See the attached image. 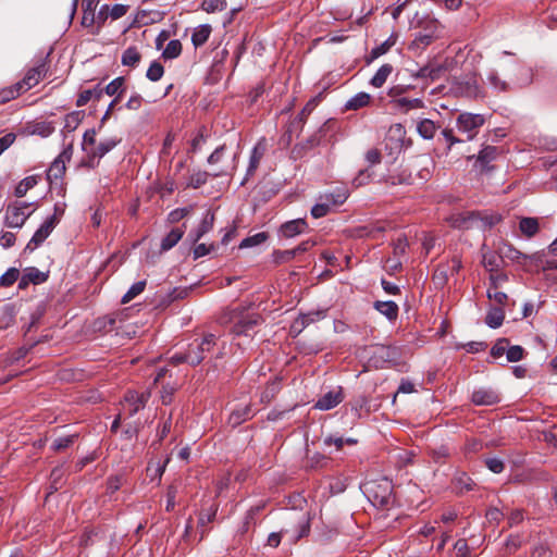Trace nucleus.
I'll use <instances>...</instances> for the list:
<instances>
[{"label": "nucleus", "instance_id": "5fc2aeb1", "mask_svg": "<svg viewBox=\"0 0 557 557\" xmlns=\"http://www.w3.org/2000/svg\"><path fill=\"white\" fill-rule=\"evenodd\" d=\"M81 121H82V113L81 112H72L65 116L64 128L67 132H73L77 128Z\"/></svg>", "mask_w": 557, "mask_h": 557}, {"label": "nucleus", "instance_id": "9d476101", "mask_svg": "<svg viewBox=\"0 0 557 557\" xmlns=\"http://www.w3.org/2000/svg\"><path fill=\"white\" fill-rule=\"evenodd\" d=\"M27 203L22 206L9 207L5 212V224L9 227H22L26 220L29 218L30 212H26Z\"/></svg>", "mask_w": 557, "mask_h": 557}, {"label": "nucleus", "instance_id": "a878e982", "mask_svg": "<svg viewBox=\"0 0 557 557\" xmlns=\"http://www.w3.org/2000/svg\"><path fill=\"white\" fill-rule=\"evenodd\" d=\"M211 26L208 24H203L195 28L193 35H191V42L193 45L197 47H201L206 44V41L209 39L211 34Z\"/></svg>", "mask_w": 557, "mask_h": 557}, {"label": "nucleus", "instance_id": "f03ea898", "mask_svg": "<svg viewBox=\"0 0 557 557\" xmlns=\"http://www.w3.org/2000/svg\"><path fill=\"white\" fill-rule=\"evenodd\" d=\"M366 493L375 506L389 508L395 504L393 484L387 479L368 482L366 484Z\"/></svg>", "mask_w": 557, "mask_h": 557}, {"label": "nucleus", "instance_id": "2eb2a0df", "mask_svg": "<svg viewBox=\"0 0 557 557\" xmlns=\"http://www.w3.org/2000/svg\"><path fill=\"white\" fill-rule=\"evenodd\" d=\"M307 226V222L304 219H296L284 223L281 226L280 232L282 236L292 238L304 233Z\"/></svg>", "mask_w": 557, "mask_h": 557}, {"label": "nucleus", "instance_id": "13d9d810", "mask_svg": "<svg viewBox=\"0 0 557 557\" xmlns=\"http://www.w3.org/2000/svg\"><path fill=\"white\" fill-rule=\"evenodd\" d=\"M508 362L520 361L524 356V349L521 346H511L506 351Z\"/></svg>", "mask_w": 557, "mask_h": 557}, {"label": "nucleus", "instance_id": "bb28decb", "mask_svg": "<svg viewBox=\"0 0 557 557\" xmlns=\"http://www.w3.org/2000/svg\"><path fill=\"white\" fill-rule=\"evenodd\" d=\"M371 101V96L367 92H358L351 97L345 104L346 110H359L367 107Z\"/></svg>", "mask_w": 557, "mask_h": 557}, {"label": "nucleus", "instance_id": "8fccbe9b", "mask_svg": "<svg viewBox=\"0 0 557 557\" xmlns=\"http://www.w3.org/2000/svg\"><path fill=\"white\" fill-rule=\"evenodd\" d=\"M348 198V191L346 189H338L335 193H331L325 195V200L330 202V206H339L343 205Z\"/></svg>", "mask_w": 557, "mask_h": 557}, {"label": "nucleus", "instance_id": "4c0bfd02", "mask_svg": "<svg viewBox=\"0 0 557 557\" xmlns=\"http://www.w3.org/2000/svg\"><path fill=\"white\" fill-rule=\"evenodd\" d=\"M32 284H41L48 280V274L39 271L37 268L30 267L25 269L23 274Z\"/></svg>", "mask_w": 557, "mask_h": 557}, {"label": "nucleus", "instance_id": "473e14b6", "mask_svg": "<svg viewBox=\"0 0 557 557\" xmlns=\"http://www.w3.org/2000/svg\"><path fill=\"white\" fill-rule=\"evenodd\" d=\"M214 223V214L210 211H207L202 221L198 225L196 230L195 242L199 240L205 234H207L210 230H212Z\"/></svg>", "mask_w": 557, "mask_h": 557}, {"label": "nucleus", "instance_id": "603ef678", "mask_svg": "<svg viewBox=\"0 0 557 557\" xmlns=\"http://www.w3.org/2000/svg\"><path fill=\"white\" fill-rule=\"evenodd\" d=\"M76 437H77V435H67V436L58 437L53 441L51 448L54 451H61V450L70 447L74 443Z\"/></svg>", "mask_w": 557, "mask_h": 557}, {"label": "nucleus", "instance_id": "052dcab7", "mask_svg": "<svg viewBox=\"0 0 557 557\" xmlns=\"http://www.w3.org/2000/svg\"><path fill=\"white\" fill-rule=\"evenodd\" d=\"M485 466L493 473H502L504 471V469H505V463L499 458H487L485 460Z\"/></svg>", "mask_w": 557, "mask_h": 557}, {"label": "nucleus", "instance_id": "412c9836", "mask_svg": "<svg viewBox=\"0 0 557 557\" xmlns=\"http://www.w3.org/2000/svg\"><path fill=\"white\" fill-rule=\"evenodd\" d=\"M121 137H110L101 140L91 151L92 157L102 158L121 143Z\"/></svg>", "mask_w": 557, "mask_h": 557}, {"label": "nucleus", "instance_id": "79ce46f5", "mask_svg": "<svg viewBox=\"0 0 557 557\" xmlns=\"http://www.w3.org/2000/svg\"><path fill=\"white\" fill-rule=\"evenodd\" d=\"M268 239V234L265 232L257 233L252 236H248L245 239H243L239 244V248H250L258 245L263 244Z\"/></svg>", "mask_w": 557, "mask_h": 557}, {"label": "nucleus", "instance_id": "9b49d317", "mask_svg": "<svg viewBox=\"0 0 557 557\" xmlns=\"http://www.w3.org/2000/svg\"><path fill=\"white\" fill-rule=\"evenodd\" d=\"M471 401L476 406H493L500 401V396L493 388L480 387L472 393Z\"/></svg>", "mask_w": 557, "mask_h": 557}, {"label": "nucleus", "instance_id": "4be33fe9", "mask_svg": "<svg viewBox=\"0 0 557 557\" xmlns=\"http://www.w3.org/2000/svg\"><path fill=\"white\" fill-rule=\"evenodd\" d=\"M393 104L403 113H407L410 110L424 108V102L419 98H396L393 100Z\"/></svg>", "mask_w": 557, "mask_h": 557}, {"label": "nucleus", "instance_id": "6e6552de", "mask_svg": "<svg viewBox=\"0 0 557 557\" xmlns=\"http://www.w3.org/2000/svg\"><path fill=\"white\" fill-rule=\"evenodd\" d=\"M73 154V147L69 145L63 151L53 160L47 172L48 181H57L62 178L66 170V162H69Z\"/></svg>", "mask_w": 557, "mask_h": 557}, {"label": "nucleus", "instance_id": "c9c22d12", "mask_svg": "<svg viewBox=\"0 0 557 557\" xmlns=\"http://www.w3.org/2000/svg\"><path fill=\"white\" fill-rule=\"evenodd\" d=\"M146 284L147 283L145 280L134 283L129 287V289L125 293V295L122 297L121 302L123 305H125V304H128L129 301H132L135 297H137L145 290Z\"/></svg>", "mask_w": 557, "mask_h": 557}, {"label": "nucleus", "instance_id": "09e8293b", "mask_svg": "<svg viewBox=\"0 0 557 557\" xmlns=\"http://www.w3.org/2000/svg\"><path fill=\"white\" fill-rule=\"evenodd\" d=\"M102 95V90L101 89H87V90H84L79 94L77 100H76V106L77 107H83L85 104L88 103V101L92 98V97H96V98H100Z\"/></svg>", "mask_w": 557, "mask_h": 557}, {"label": "nucleus", "instance_id": "e2e57ef3", "mask_svg": "<svg viewBox=\"0 0 557 557\" xmlns=\"http://www.w3.org/2000/svg\"><path fill=\"white\" fill-rule=\"evenodd\" d=\"M206 143L205 127L199 128L195 137L191 139V151H198Z\"/></svg>", "mask_w": 557, "mask_h": 557}, {"label": "nucleus", "instance_id": "0e129e2a", "mask_svg": "<svg viewBox=\"0 0 557 557\" xmlns=\"http://www.w3.org/2000/svg\"><path fill=\"white\" fill-rule=\"evenodd\" d=\"M508 341L506 338L499 339L491 349V355L494 358L502 357L507 351Z\"/></svg>", "mask_w": 557, "mask_h": 557}, {"label": "nucleus", "instance_id": "bf43d9fd", "mask_svg": "<svg viewBox=\"0 0 557 557\" xmlns=\"http://www.w3.org/2000/svg\"><path fill=\"white\" fill-rule=\"evenodd\" d=\"M64 471L61 467H57L51 471V488L58 491L63 483Z\"/></svg>", "mask_w": 557, "mask_h": 557}, {"label": "nucleus", "instance_id": "6e6d98bb", "mask_svg": "<svg viewBox=\"0 0 557 557\" xmlns=\"http://www.w3.org/2000/svg\"><path fill=\"white\" fill-rule=\"evenodd\" d=\"M408 248V239L405 235H400L393 244V253L396 258L404 256Z\"/></svg>", "mask_w": 557, "mask_h": 557}, {"label": "nucleus", "instance_id": "423d86ee", "mask_svg": "<svg viewBox=\"0 0 557 557\" xmlns=\"http://www.w3.org/2000/svg\"><path fill=\"white\" fill-rule=\"evenodd\" d=\"M59 218L55 216V214L49 216L41 225L40 227L35 232L30 240L25 247V251H34L37 247H39L47 237L51 234V232L54 230L57 224L59 223Z\"/></svg>", "mask_w": 557, "mask_h": 557}, {"label": "nucleus", "instance_id": "e433bc0d", "mask_svg": "<svg viewBox=\"0 0 557 557\" xmlns=\"http://www.w3.org/2000/svg\"><path fill=\"white\" fill-rule=\"evenodd\" d=\"M182 52V44L178 39H173L168 42L166 47L163 49L162 57L165 60H172L177 58Z\"/></svg>", "mask_w": 557, "mask_h": 557}, {"label": "nucleus", "instance_id": "7c9ffc66", "mask_svg": "<svg viewBox=\"0 0 557 557\" xmlns=\"http://www.w3.org/2000/svg\"><path fill=\"white\" fill-rule=\"evenodd\" d=\"M24 91L21 88L18 83H15L11 86L0 89V104H4V103L17 98Z\"/></svg>", "mask_w": 557, "mask_h": 557}, {"label": "nucleus", "instance_id": "de8ad7c7", "mask_svg": "<svg viewBox=\"0 0 557 557\" xmlns=\"http://www.w3.org/2000/svg\"><path fill=\"white\" fill-rule=\"evenodd\" d=\"M208 176H209V174L207 172L197 171L190 175L189 181L186 184V186L193 187V188H199L207 183Z\"/></svg>", "mask_w": 557, "mask_h": 557}, {"label": "nucleus", "instance_id": "c85d7f7f", "mask_svg": "<svg viewBox=\"0 0 557 557\" xmlns=\"http://www.w3.org/2000/svg\"><path fill=\"white\" fill-rule=\"evenodd\" d=\"M392 72L393 66L391 64H383L371 78L370 84L375 88L382 87Z\"/></svg>", "mask_w": 557, "mask_h": 557}, {"label": "nucleus", "instance_id": "f8f14e48", "mask_svg": "<svg viewBox=\"0 0 557 557\" xmlns=\"http://www.w3.org/2000/svg\"><path fill=\"white\" fill-rule=\"evenodd\" d=\"M258 323H259L258 315H256V314L244 315L234 323V325L232 327V333L235 336L244 335L247 337H251V332L253 331V329L257 326Z\"/></svg>", "mask_w": 557, "mask_h": 557}, {"label": "nucleus", "instance_id": "58836bf2", "mask_svg": "<svg viewBox=\"0 0 557 557\" xmlns=\"http://www.w3.org/2000/svg\"><path fill=\"white\" fill-rule=\"evenodd\" d=\"M460 89L467 97L476 98L481 95V88L474 77L462 83Z\"/></svg>", "mask_w": 557, "mask_h": 557}, {"label": "nucleus", "instance_id": "5701e85b", "mask_svg": "<svg viewBox=\"0 0 557 557\" xmlns=\"http://www.w3.org/2000/svg\"><path fill=\"white\" fill-rule=\"evenodd\" d=\"M374 308L391 321L396 320L398 317V306L392 300L375 301Z\"/></svg>", "mask_w": 557, "mask_h": 557}, {"label": "nucleus", "instance_id": "37998d69", "mask_svg": "<svg viewBox=\"0 0 557 557\" xmlns=\"http://www.w3.org/2000/svg\"><path fill=\"white\" fill-rule=\"evenodd\" d=\"M201 9L207 13L221 12L226 9V0H203Z\"/></svg>", "mask_w": 557, "mask_h": 557}, {"label": "nucleus", "instance_id": "cd10ccee", "mask_svg": "<svg viewBox=\"0 0 557 557\" xmlns=\"http://www.w3.org/2000/svg\"><path fill=\"white\" fill-rule=\"evenodd\" d=\"M505 319V311L498 307H492L486 314L485 322L492 329L499 327Z\"/></svg>", "mask_w": 557, "mask_h": 557}, {"label": "nucleus", "instance_id": "6ab92c4d", "mask_svg": "<svg viewBox=\"0 0 557 557\" xmlns=\"http://www.w3.org/2000/svg\"><path fill=\"white\" fill-rule=\"evenodd\" d=\"M385 182L392 186L410 185L412 184V175L411 172L407 169H398L397 171L387 175Z\"/></svg>", "mask_w": 557, "mask_h": 557}, {"label": "nucleus", "instance_id": "393cba45", "mask_svg": "<svg viewBox=\"0 0 557 557\" xmlns=\"http://www.w3.org/2000/svg\"><path fill=\"white\" fill-rule=\"evenodd\" d=\"M323 318L324 311H312L308 313H302L295 320L293 327H299V331H301L309 324Z\"/></svg>", "mask_w": 557, "mask_h": 557}, {"label": "nucleus", "instance_id": "39448f33", "mask_svg": "<svg viewBox=\"0 0 557 557\" xmlns=\"http://www.w3.org/2000/svg\"><path fill=\"white\" fill-rule=\"evenodd\" d=\"M49 71V65L46 59L40 60V62L34 66L27 70L25 73V76L17 82L23 89V91H27L30 88L35 87L39 84L40 81H42L47 73Z\"/></svg>", "mask_w": 557, "mask_h": 557}, {"label": "nucleus", "instance_id": "7ed1b4c3", "mask_svg": "<svg viewBox=\"0 0 557 557\" xmlns=\"http://www.w3.org/2000/svg\"><path fill=\"white\" fill-rule=\"evenodd\" d=\"M215 344L216 337L213 334H208L201 339L193 341L187 348V363L190 366L199 364Z\"/></svg>", "mask_w": 557, "mask_h": 557}, {"label": "nucleus", "instance_id": "69168bd1", "mask_svg": "<svg viewBox=\"0 0 557 557\" xmlns=\"http://www.w3.org/2000/svg\"><path fill=\"white\" fill-rule=\"evenodd\" d=\"M431 456L435 462L442 463L449 457V450L446 446H441L437 449H433Z\"/></svg>", "mask_w": 557, "mask_h": 557}, {"label": "nucleus", "instance_id": "dca6fc26", "mask_svg": "<svg viewBox=\"0 0 557 557\" xmlns=\"http://www.w3.org/2000/svg\"><path fill=\"white\" fill-rule=\"evenodd\" d=\"M267 151V140L261 138L253 147L247 169V175L252 174L259 166L260 160Z\"/></svg>", "mask_w": 557, "mask_h": 557}, {"label": "nucleus", "instance_id": "ddd939ff", "mask_svg": "<svg viewBox=\"0 0 557 557\" xmlns=\"http://www.w3.org/2000/svg\"><path fill=\"white\" fill-rule=\"evenodd\" d=\"M344 399L343 391L341 387L330 391L321 396L314 404V408L319 410H330L341 404Z\"/></svg>", "mask_w": 557, "mask_h": 557}, {"label": "nucleus", "instance_id": "2f4dec72", "mask_svg": "<svg viewBox=\"0 0 557 557\" xmlns=\"http://www.w3.org/2000/svg\"><path fill=\"white\" fill-rule=\"evenodd\" d=\"M141 59V54L136 47H128L122 54L121 62L124 66L135 67Z\"/></svg>", "mask_w": 557, "mask_h": 557}, {"label": "nucleus", "instance_id": "20e7f679", "mask_svg": "<svg viewBox=\"0 0 557 557\" xmlns=\"http://www.w3.org/2000/svg\"><path fill=\"white\" fill-rule=\"evenodd\" d=\"M484 123V115L470 112L460 113L456 120L458 131L467 134L468 140H472L476 136Z\"/></svg>", "mask_w": 557, "mask_h": 557}, {"label": "nucleus", "instance_id": "a18cd8bd", "mask_svg": "<svg viewBox=\"0 0 557 557\" xmlns=\"http://www.w3.org/2000/svg\"><path fill=\"white\" fill-rule=\"evenodd\" d=\"M124 84H125L124 77L114 78L106 87L107 95H109V96L117 95V98H119L122 95V92L124 91Z\"/></svg>", "mask_w": 557, "mask_h": 557}, {"label": "nucleus", "instance_id": "c756f323", "mask_svg": "<svg viewBox=\"0 0 557 557\" xmlns=\"http://www.w3.org/2000/svg\"><path fill=\"white\" fill-rule=\"evenodd\" d=\"M436 125L430 119L421 120L417 125V131L419 135L424 139H432L436 133Z\"/></svg>", "mask_w": 557, "mask_h": 557}, {"label": "nucleus", "instance_id": "c03bdc74", "mask_svg": "<svg viewBox=\"0 0 557 557\" xmlns=\"http://www.w3.org/2000/svg\"><path fill=\"white\" fill-rule=\"evenodd\" d=\"M20 276V271L16 268H10L0 276V286L10 287L12 286Z\"/></svg>", "mask_w": 557, "mask_h": 557}, {"label": "nucleus", "instance_id": "774afa93", "mask_svg": "<svg viewBox=\"0 0 557 557\" xmlns=\"http://www.w3.org/2000/svg\"><path fill=\"white\" fill-rule=\"evenodd\" d=\"M30 187H33V181L30 178H25L16 186L15 195L17 197H23Z\"/></svg>", "mask_w": 557, "mask_h": 557}, {"label": "nucleus", "instance_id": "aec40b11", "mask_svg": "<svg viewBox=\"0 0 557 557\" xmlns=\"http://www.w3.org/2000/svg\"><path fill=\"white\" fill-rule=\"evenodd\" d=\"M486 81L497 92H507L511 90L510 81L502 79L496 70H491L487 73Z\"/></svg>", "mask_w": 557, "mask_h": 557}, {"label": "nucleus", "instance_id": "a211bd4d", "mask_svg": "<svg viewBox=\"0 0 557 557\" xmlns=\"http://www.w3.org/2000/svg\"><path fill=\"white\" fill-rule=\"evenodd\" d=\"M253 417L252 410L250 405H244L236 409H234L228 418V423L232 426H237L240 423L245 422L246 420H249Z\"/></svg>", "mask_w": 557, "mask_h": 557}, {"label": "nucleus", "instance_id": "ea45409f", "mask_svg": "<svg viewBox=\"0 0 557 557\" xmlns=\"http://www.w3.org/2000/svg\"><path fill=\"white\" fill-rule=\"evenodd\" d=\"M183 234H184L183 231H181L180 228H173L162 239V243H161L162 250H169L172 247H174L180 242V239L182 238Z\"/></svg>", "mask_w": 557, "mask_h": 557}, {"label": "nucleus", "instance_id": "72a5a7b5", "mask_svg": "<svg viewBox=\"0 0 557 557\" xmlns=\"http://www.w3.org/2000/svg\"><path fill=\"white\" fill-rule=\"evenodd\" d=\"M443 70L444 69L442 66L425 65V66L421 67L414 74V76L418 77V78H429L432 82H434V81L440 78Z\"/></svg>", "mask_w": 557, "mask_h": 557}, {"label": "nucleus", "instance_id": "1a4fd4ad", "mask_svg": "<svg viewBox=\"0 0 557 557\" xmlns=\"http://www.w3.org/2000/svg\"><path fill=\"white\" fill-rule=\"evenodd\" d=\"M499 154V149L495 146H485L478 153L474 162V168L478 169L481 173L490 172L493 170V165L491 163L497 159Z\"/></svg>", "mask_w": 557, "mask_h": 557}, {"label": "nucleus", "instance_id": "0eeeda50", "mask_svg": "<svg viewBox=\"0 0 557 557\" xmlns=\"http://www.w3.org/2000/svg\"><path fill=\"white\" fill-rule=\"evenodd\" d=\"M150 398V392H136V391H127L124 395L123 408L128 412V416L136 414L140 409H143Z\"/></svg>", "mask_w": 557, "mask_h": 557}, {"label": "nucleus", "instance_id": "f704fd0d", "mask_svg": "<svg viewBox=\"0 0 557 557\" xmlns=\"http://www.w3.org/2000/svg\"><path fill=\"white\" fill-rule=\"evenodd\" d=\"M502 262V258L494 252L483 255L482 264L488 272H497Z\"/></svg>", "mask_w": 557, "mask_h": 557}, {"label": "nucleus", "instance_id": "49530a36", "mask_svg": "<svg viewBox=\"0 0 557 557\" xmlns=\"http://www.w3.org/2000/svg\"><path fill=\"white\" fill-rule=\"evenodd\" d=\"M54 131V127L49 122H38L32 126L30 133L34 135H39L41 137L50 136Z\"/></svg>", "mask_w": 557, "mask_h": 557}, {"label": "nucleus", "instance_id": "3c124183", "mask_svg": "<svg viewBox=\"0 0 557 557\" xmlns=\"http://www.w3.org/2000/svg\"><path fill=\"white\" fill-rule=\"evenodd\" d=\"M164 73V69L161 63L154 61L150 64L149 69L147 70L146 76L151 82H158Z\"/></svg>", "mask_w": 557, "mask_h": 557}, {"label": "nucleus", "instance_id": "b1692460", "mask_svg": "<svg viewBox=\"0 0 557 557\" xmlns=\"http://www.w3.org/2000/svg\"><path fill=\"white\" fill-rule=\"evenodd\" d=\"M519 228L525 237L532 238L540 230L539 220L536 218H522L519 222Z\"/></svg>", "mask_w": 557, "mask_h": 557}, {"label": "nucleus", "instance_id": "680f3d73", "mask_svg": "<svg viewBox=\"0 0 557 557\" xmlns=\"http://www.w3.org/2000/svg\"><path fill=\"white\" fill-rule=\"evenodd\" d=\"M331 206L330 202L325 201L323 203H317L311 209V215L315 219H320L325 216L330 212Z\"/></svg>", "mask_w": 557, "mask_h": 557}, {"label": "nucleus", "instance_id": "a19ab883", "mask_svg": "<svg viewBox=\"0 0 557 557\" xmlns=\"http://www.w3.org/2000/svg\"><path fill=\"white\" fill-rule=\"evenodd\" d=\"M448 264H440L433 274V283L436 287L442 288L448 280Z\"/></svg>", "mask_w": 557, "mask_h": 557}, {"label": "nucleus", "instance_id": "338daca9", "mask_svg": "<svg viewBox=\"0 0 557 557\" xmlns=\"http://www.w3.org/2000/svg\"><path fill=\"white\" fill-rule=\"evenodd\" d=\"M381 151L376 148H372L368 150L366 153V160L372 165L379 164L381 162Z\"/></svg>", "mask_w": 557, "mask_h": 557}, {"label": "nucleus", "instance_id": "864d4df0", "mask_svg": "<svg viewBox=\"0 0 557 557\" xmlns=\"http://www.w3.org/2000/svg\"><path fill=\"white\" fill-rule=\"evenodd\" d=\"M487 298L498 305H505L508 300L507 294L499 292L498 287L488 286L486 292Z\"/></svg>", "mask_w": 557, "mask_h": 557}, {"label": "nucleus", "instance_id": "f3484780", "mask_svg": "<svg viewBox=\"0 0 557 557\" xmlns=\"http://www.w3.org/2000/svg\"><path fill=\"white\" fill-rule=\"evenodd\" d=\"M475 485V482L466 472H459L453 479V487L459 495L473 491Z\"/></svg>", "mask_w": 557, "mask_h": 557}, {"label": "nucleus", "instance_id": "4468645a", "mask_svg": "<svg viewBox=\"0 0 557 557\" xmlns=\"http://www.w3.org/2000/svg\"><path fill=\"white\" fill-rule=\"evenodd\" d=\"M478 219L474 212L456 213L449 218V223L455 228L468 230L478 222Z\"/></svg>", "mask_w": 557, "mask_h": 557}, {"label": "nucleus", "instance_id": "4d7b16f0", "mask_svg": "<svg viewBox=\"0 0 557 557\" xmlns=\"http://www.w3.org/2000/svg\"><path fill=\"white\" fill-rule=\"evenodd\" d=\"M394 42H391L389 40L384 41L380 46L373 48L370 53V58L368 60V63L372 62L373 60L377 59L379 57L385 54Z\"/></svg>", "mask_w": 557, "mask_h": 557}, {"label": "nucleus", "instance_id": "f257e3e1", "mask_svg": "<svg viewBox=\"0 0 557 557\" xmlns=\"http://www.w3.org/2000/svg\"><path fill=\"white\" fill-rule=\"evenodd\" d=\"M310 532V518L307 513H297L293 521L280 532L269 534L265 546L275 548L284 539L288 545L296 544L301 537L307 536Z\"/></svg>", "mask_w": 557, "mask_h": 557}]
</instances>
